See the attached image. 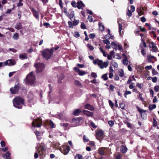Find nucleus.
Returning <instances> with one entry per match:
<instances>
[{"mask_svg":"<svg viewBox=\"0 0 159 159\" xmlns=\"http://www.w3.org/2000/svg\"><path fill=\"white\" fill-rule=\"evenodd\" d=\"M114 156L116 159H122L121 156L120 154L115 155Z\"/></svg>","mask_w":159,"mask_h":159,"instance_id":"nucleus-39","label":"nucleus"},{"mask_svg":"<svg viewBox=\"0 0 159 159\" xmlns=\"http://www.w3.org/2000/svg\"><path fill=\"white\" fill-rule=\"evenodd\" d=\"M83 141L84 142H87L89 140V139L85 135L83 136Z\"/></svg>","mask_w":159,"mask_h":159,"instance_id":"nucleus-37","label":"nucleus"},{"mask_svg":"<svg viewBox=\"0 0 159 159\" xmlns=\"http://www.w3.org/2000/svg\"><path fill=\"white\" fill-rule=\"evenodd\" d=\"M149 92H150V94L152 95V97H153L154 96V92L152 89H149Z\"/></svg>","mask_w":159,"mask_h":159,"instance_id":"nucleus-62","label":"nucleus"},{"mask_svg":"<svg viewBox=\"0 0 159 159\" xmlns=\"http://www.w3.org/2000/svg\"><path fill=\"white\" fill-rule=\"evenodd\" d=\"M13 38L15 40L18 39H19L18 34L17 33H16L13 35Z\"/></svg>","mask_w":159,"mask_h":159,"instance_id":"nucleus-31","label":"nucleus"},{"mask_svg":"<svg viewBox=\"0 0 159 159\" xmlns=\"http://www.w3.org/2000/svg\"><path fill=\"white\" fill-rule=\"evenodd\" d=\"M122 25L120 24L119 23V32L120 33L121 32V31L122 30Z\"/></svg>","mask_w":159,"mask_h":159,"instance_id":"nucleus-59","label":"nucleus"},{"mask_svg":"<svg viewBox=\"0 0 159 159\" xmlns=\"http://www.w3.org/2000/svg\"><path fill=\"white\" fill-rule=\"evenodd\" d=\"M91 76L93 78H96L97 77V75L96 73L92 72L91 75Z\"/></svg>","mask_w":159,"mask_h":159,"instance_id":"nucleus-54","label":"nucleus"},{"mask_svg":"<svg viewBox=\"0 0 159 159\" xmlns=\"http://www.w3.org/2000/svg\"><path fill=\"white\" fill-rule=\"evenodd\" d=\"M42 120L39 118L37 119L34 120L32 123V125L33 126L37 127H39L41 125Z\"/></svg>","mask_w":159,"mask_h":159,"instance_id":"nucleus-8","label":"nucleus"},{"mask_svg":"<svg viewBox=\"0 0 159 159\" xmlns=\"http://www.w3.org/2000/svg\"><path fill=\"white\" fill-rule=\"evenodd\" d=\"M26 83L27 84L30 85H33L34 84L35 78V76L33 74V72H30L26 76Z\"/></svg>","mask_w":159,"mask_h":159,"instance_id":"nucleus-3","label":"nucleus"},{"mask_svg":"<svg viewBox=\"0 0 159 159\" xmlns=\"http://www.w3.org/2000/svg\"><path fill=\"white\" fill-rule=\"evenodd\" d=\"M99 29L101 31H103L104 30V27L103 25L101 23L99 22Z\"/></svg>","mask_w":159,"mask_h":159,"instance_id":"nucleus-22","label":"nucleus"},{"mask_svg":"<svg viewBox=\"0 0 159 159\" xmlns=\"http://www.w3.org/2000/svg\"><path fill=\"white\" fill-rule=\"evenodd\" d=\"M10 153L8 151L6 152L5 154L3 156L4 157H5L6 158H10Z\"/></svg>","mask_w":159,"mask_h":159,"instance_id":"nucleus-30","label":"nucleus"},{"mask_svg":"<svg viewBox=\"0 0 159 159\" xmlns=\"http://www.w3.org/2000/svg\"><path fill=\"white\" fill-rule=\"evenodd\" d=\"M30 9L33 13V16L37 19L39 20V12L37 11L34 8H30Z\"/></svg>","mask_w":159,"mask_h":159,"instance_id":"nucleus-10","label":"nucleus"},{"mask_svg":"<svg viewBox=\"0 0 159 159\" xmlns=\"http://www.w3.org/2000/svg\"><path fill=\"white\" fill-rule=\"evenodd\" d=\"M19 88L20 85L18 84H17V85H15L13 88L12 87L11 88L10 90L12 93L15 94L18 92Z\"/></svg>","mask_w":159,"mask_h":159,"instance_id":"nucleus-9","label":"nucleus"},{"mask_svg":"<svg viewBox=\"0 0 159 159\" xmlns=\"http://www.w3.org/2000/svg\"><path fill=\"white\" fill-rule=\"evenodd\" d=\"M138 110L139 112L141 113L142 114L143 113L145 112L146 111L143 110L139 108H138ZM141 116H142V114H141Z\"/></svg>","mask_w":159,"mask_h":159,"instance_id":"nucleus-53","label":"nucleus"},{"mask_svg":"<svg viewBox=\"0 0 159 159\" xmlns=\"http://www.w3.org/2000/svg\"><path fill=\"white\" fill-rule=\"evenodd\" d=\"M16 63V61L14 60H12L11 59L5 61V64H6V66H13L15 65Z\"/></svg>","mask_w":159,"mask_h":159,"instance_id":"nucleus-15","label":"nucleus"},{"mask_svg":"<svg viewBox=\"0 0 159 159\" xmlns=\"http://www.w3.org/2000/svg\"><path fill=\"white\" fill-rule=\"evenodd\" d=\"M90 125L92 127L94 128H96L97 127V126L95 124L92 122H91Z\"/></svg>","mask_w":159,"mask_h":159,"instance_id":"nucleus-47","label":"nucleus"},{"mask_svg":"<svg viewBox=\"0 0 159 159\" xmlns=\"http://www.w3.org/2000/svg\"><path fill=\"white\" fill-rule=\"evenodd\" d=\"M156 107V106L155 104H150L149 105V109L150 111H151L155 108Z\"/></svg>","mask_w":159,"mask_h":159,"instance_id":"nucleus-24","label":"nucleus"},{"mask_svg":"<svg viewBox=\"0 0 159 159\" xmlns=\"http://www.w3.org/2000/svg\"><path fill=\"white\" fill-rule=\"evenodd\" d=\"M34 66L36 68V72L38 73L43 72L44 70L45 67L44 64L41 63L35 64Z\"/></svg>","mask_w":159,"mask_h":159,"instance_id":"nucleus-6","label":"nucleus"},{"mask_svg":"<svg viewBox=\"0 0 159 159\" xmlns=\"http://www.w3.org/2000/svg\"><path fill=\"white\" fill-rule=\"evenodd\" d=\"M109 103L110 106L112 108L114 105V103L110 100L109 101Z\"/></svg>","mask_w":159,"mask_h":159,"instance_id":"nucleus-55","label":"nucleus"},{"mask_svg":"<svg viewBox=\"0 0 159 159\" xmlns=\"http://www.w3.org/2000/svg\"><path fill=\"white\" fill-rule=\"evenodd\" d=\"M95 37V34L94 33L90 34V38L93 39Z\"/></svg>","mask_w":159,"mask_h":159,"instance_id":"nucleus-63","label":"nucleus"},{"mask_svg":"<svg viewBox=\"0 0 159 159\" xmlns=\"http://www.w3.org/2000/svg\"><path fill=\"white\" fill-rule=\"evenodd\" d=\"M80 121V118H73L71 121L72 125L69 126V127H74L78 126L79 125Z\"/></svg>","mask_w":159,"mask_h":159,"instance_id":"nucleus-7","label":"nucleus"},{"mask_svg":"<svg viewBox=\"0 0 159 159\" xmlns=\"http://www.w3.org/2000/svg\"><path fill=\"white\" fill-rule=\"evenodd\" d=\"M152 72L153 75L157 74L158 73L157 71H156L154 69H152Z\"/></svg>","mask_w":159,"mask_h":159,"instance_id":"nucleus-60","label":"nucleus"},{"mask_svg":"<svg viewBox=\"0 0 159 159\" xmlns=\"http://www.w3.org/2000/svg\"><path fill=\"white\" fill-rule=\"evenodd\" d=\"M91 149L92 150L96 149V146L94 142L93 141H90V151Z\"/></svg>","mask_w":159,"mask_h":159,"instance_id":"nucleus-18","label":"nucleus"},{"mask_svg":"<svg viewBox=\"0 0 159 159\" xmlns=\"http://www.w3.org/2000/svg\"><path fill=\"white\" fill-rule=\"evenodd\" d=\"M48 86L49 89V91L48 92V98L49 99V102H50V99L51 100V98L50 97V94L52 92V89L50 84H49Z\"/></svg>","mask_w":159,"mask_h":159,"instance_id":"nucleus-20","label":"nucleus"},{"mask_svg":"<svg viewBox=\"0 0 159 159\" xmlns=\"http://www.w3.org/2000/svg\"><path fill=\"white\" fill-rule=\"evenodd\" d=\"M108 148L105 147H101L98 149V152L99 154L103 155H104L108 150Z\"/></svg>","mask_w":159,"mask_h":159,"instance_id":"nucleus-12","label":"nucleus"},{"mask_svg":"<svg viewBox=\"0 0 159 159\" xmlns=\"http://www.w3.org/2000/svg\"><path fill=\"white\" fill-rule=\"evenodd\" d=\"M59 5L61 8H63V3L62 0H59Z\"/></svg>","mask_w":159,"mask_h":159,"instance_id":"nucleus-58","label":"nucleus"},{"mask_svg":"<svg viewBox=\"0 0 159 159\" xmlns=\"http://www.w3.org/2000/svg\"><path fill=\"white\" fill-rule=\"evenodd\" d=\"M84 108L85 110L86 109L89 110V104H87L84 106Z\"/></svg>","mask_w":159,"mask_h":159,"instance_id":"nucleus-48","label":"nucleus"},{"mask_svg":"<svg viewBox=\"0 0 159 159\" xmlns=\"http://www.w3.org/2000/svg\"><path fill=\"white\" fill-rule=\"evenodd\" d=\"M127 150V148L124 145H122L120 148V151L123 153H125Z\"/></svg>","mask_w":159,"mask_h":159,"instance_id":"nucleus-19","label":"nucleus"},{"mask_svg":"<svg viewBox=\"0 0 159 159\" xmlns=\"http://www.w3.org/2000/svg\"><path fill=\"white\" fill-rule=\"evenodd\" d=\"M152 66L151 65L147 66L145 67V69L146 70H150L152 69Z\"/></svg>","mask_w":159,"mask_h":159,"instance_id":"nucleus-56","label":"nucleus"},{"mask_svg":"<svg viewBox=\"0 0 159 159\" xmlns=\"http://www.w3.org/2000/svg\"><path fill=\"white\" fill-rule=\"evenodd\" d=\"M149 46L150 48H152V51L156 52L157 51V48L154 43L152 42L150 43Z\"/></svg>","mask_w":159,"mask_h":159,"instance_id":"nucleus-16","label":"nucleus"},{"mask_svg":"<svg viewBox=\"0 0 159 159\" xmlns=\"http://www.w3.org/2000/svg\"><path fill=\"white\" fill-rule=\"evenodd\" d=\"M74 35L76 38H78L80 36L79 33L77 31L74 32Z\"/></svg>","mask_w":159,"mask_h":159,"instance_id":"nucleus-36","label":"nucleus"},{"mask_svg":"<svg viewBox=\"0 0 159 159\" xmlns=\"http://www.w3.org/2000/svg\"><path fill=\"white\" fill-rule=\"evenodd\" d=\"M76 66L80 68H82L84 67V65L83 64H81L78 63L76 64Z\"/></svg>","mask_w":159,"mask_h":159,"instance_id":"nucleus-57","label":"nucleus"},{"mask_svg":"<svg viewBox=\"0 0 159 159\" xmlns=\"http://www.w3.org/2000/svg\"><path fill=\"white\" fill-rule=\"evenodd\" d=\"M49 124L50 125V126L52 128H54L55 127L54 126V124L52 120H50L49 122Z\"/></svg>","mask_w":159,"mask_h":159,"instance_id":"nucleus-51","label":"nucleus"},{"mask_svg":"<svg viewBox=\"0 0 159 159\" xmlns=\"http://www.w3.org/2000/svg\"><path fill=\"white\" fill-rule=\"evenodd\" d=\"M77 7L79 9L82 8V7L84 6V4L81 1L78 2L77 3Z\"/></svg>","mask_w":159,"mask_h":159,"instance_id":"nucleus-17","label":"nucleus"},{"mask_svg":"<svg viewBox=\"0 0 159 159\" xmlns=\"http://www.w3.org/2000/svg\"><path fill=\"white\" fill-rule=\"evenodd\" d=\"M157 78L156 77L152 78V81L154 83H155L157 81Z\"/></svg>","mask_w":159,"mask_h":159,"instance_id":"nucleus-64","label":"nucleus"},{"mask_svg":"<svg viewBox=\"0 0 159 159\" xmlns=\"http://www.w3.org/2000/svg\"><path fill=\"white\" fill-rule=\"evenodd\" d=\"M9 50L10 51L14 53L16 52L17 51V50L14 48H9Z\"/></svg>","mask_w":159,"mask_h":159,"instance_id":"nucleus-61","label":"nucleus"},{"mask_svg":"<svg viewBox=\"0 0 159 159\" xmlns=\"http://www.w3.org/2000/svg\"><path fill=\"white\" fill-rule=\"evenodd\" d=\"M19 57L20 59H26L28 58L26 54H21L19 55Z\"/></svg>","mask_w":159,"mask_h":159,"instance_id":"nucleus-26","label":"nucleus"},{"mask_svg":"<svg viewBox=\"0 0 159 159\" xmlns=\"http://www.w3.org/2000/svg\"><path fill=\"white\" fill-rule=\"evenodd\" d=\"M154 89L156 92H158L159 91V86L156 85L154 87Z\"/></svg>","mask_w":159,"mask_h":159,"instance_id":"nucleus-42","label":"nucleus"},{"mask_svg":"<svg viewBox=\"0 0 159 159\" xmlns=\"http://www.w3.org/2000/svg\"><path fill=\"white\" fill-rule=\"evenodd\" d=\"M143 9H142V10L139 9H138L137 10V11L138 12V14L139 16H141V15L143 14L144 12L142 11Z\"/></svg>","mask_w":159,"mask_h":159,"instance_id":"nucleus-28","label":"nucleus"},{"mask_svg":"<svg viewBox=\"0 0 159 159\" xmlns=\"http://www.w3.org/2000/svg\"><path fill=\"white\" fill-rule=\"evenodd\" d=\"M111 45L113 46V48H116L117 47V45L114 42H112Z\"/></svg>","mask_w":159,"mask_h":159,"instance_id":"nucleus-52","label":"nucleus"},{"mask_svg":"<svg viewBox=\"0 0 159 159\" xmlns=\"http://www.w3.org/2000/svg\"><path fill=\"white\" fill-rule=\"evenodd\" d=\"M53 52V48L51 49H46L43 50L42 52L43 57L46 59L50 58V57Z\"/></svg>","mask_w":159,"mask_h":159,"instance_id":"nucleus-4","label":"nucleus"},{"mask_svg":"<svg viewBox=\"0 0 159 159\" xmlns=\"http://www.w3.org/2000/svg\"><path fill=\"white\" fill-rule=\"evenodd\" d=\"M93 62L95 65L97 64L100 68L102 69L104 68H107L109 63L108 61L103 62L102 60H99L98 59L93 60Z\"/></svg>","mask_w":159,"mask_h":159,"instance_id":"nucleus-2","label":"nucleus"},{"mask_svg":"<svg viewBox=\"0 0 159 159\" xmlns=\"http://www.w3.org/2000/svg\"><path fill=\"white\" fill-rule=\"evenodd\" d=\"M79 23V20H75L73 22V25L74 26L77 25Z\"/></svg>","mask_w":159,"mask_h":159,"instance_id":"nucleus-41","label":"nucleus"},{"mask_svg":"<svg viewBox=\"0 0 159 159\" xmlns=\"http://www.w3.org/2000/svg\"><path fill=\"white\" fill-rule=\"evenodd\" d=\"M14 106L18 109H21L24 104V99L20 97H16L13 100Z\"/></svg>","mask_w":159,"mask_h":159,"instance_id":"nucleus-1","label":"nucleus"},{"mask_svg":"<svg viewBox=\"0 0 159 159\" xmlns=\"http://www.w3.org/2000/svg\"><path fill=\"white\" fill-rule=\"evenodd\" d=\"M15 28L17 30H20L22 28V26L20 23H17L16 25Z\"/></svg>","mask_w":159,"mask_h":159,"instance_id":"nucleus-21","label":"nucleus"},{"mask_svg":"<svg viewBox=\"0 0 159 159\" xmlns=\"http://www.w3.org/2000/svg\"><path fill=\"white\" fill-rule=\"evenodd\" d=\"M82 157V155L79 154H77L75 156V159H81Z\"/></svg>","mask_w":159,"mask_h":159,"instance_id":"nucleus-35","label":"nucleus"},{"mask_svg":"<svg viewBox=\"0 0 159 159\" xmlns=\"http://www.w3.org/2000/svg\"><path fill=\"white\" fill-rule=\"evenodd\" d=\"M83 113L87 115L88 116H89V111L87 110L82 109L81 110L80 109H77L74 110L73 112V114L75 116H78L80 114Z\"/></svg>","mask_w":159,"mask_h":159,"instance_id":"nucleus-5","label":"nucleus"},{"mask_svg":"<svg viewBox=\"0 0 159 159\" xmlns=\"http://www.w3.org/2000/svg\"><path fill=\"white\" fill-rule=\"evenodd\" d=\"M103 42L106 44L109 45L110 44V41L107 39H106L103 40Z\"/></svg>","mask_w":159,"mask_h":159,"instance_id":"nucleus-46","label":"nucleus"},{"mask_svg":"<svg viewBox=\"0 0 159 159\" xmlns=\"http://www.w3.org/2000/svg\"><path fill=\"white\" fill-rule=\"evenodd\" d=\"M147 58L148 60L150 62H152V59H155L156 58L153 56L151 55H148L147 56Z\"/></svg>","mask_w":159,"mask_h":159,"instance_id":"nucleus-25","label":"nucleus"},{"mask_svg":"<svg viewBox=\"0 0 159 159\" xmlns=\"http://www.w3.org/2000/svg\"><path fill=\"white\" fill-rule=\"evenodd\" d=\"M102 78L104 80H107L108 79V77H107V74L106 73L103 75L102 77Z\"/></svg>","mask_w":159,"mask_h":159,"instance_id":"nucleus-32","label":"nucleus"},{"mask_svg":"<svg viewBox=\"0 0 159 159\" xmlns=\"http://www.w3.org/2000/svg\"><path fill=\"white\" fill-rule=\"evenodd\" d=\"M73 12H71L70 15V18L71 20H72V19L74 17V14Z\"/></svg>","mask_w":159,"mask_h":159,"instance_id":"nucleus-49","label":"nucleus"},{"mask_svg":"<svg viewBox=\"0 0 159 159\" xmlns=\"http://www.w3.org/2000/svg\"><path fill=\"white\" fill-rule=\"evenodd\" d=\"M71 5L74 7H77L75 2L74 1H72L71 3Z\"/></svg>","mask_w":159,"mask_h":159,"instance_id":"nucleus-43","label":"nucleus"},{"mask_svg":"<svg viewBox=\"0 0 159 159\" xmlns=\"http://www.w3.org/2000/svg\"><path fill=\"white\" fill-rule=\"evenodd\" d=\"M109 30V33L108 34H107L105 37V39H113V36H109L110 35V30Z\"/></svg>","mask_w":159,"mask_h":159,"instance_id":"nucleus-27","label":"nucleus"},{"mask_svg":"<svg viewBox=\"0 0 159 159\" xmlns=\"http://www.w3.org/2000/svg\"><path fill=\"white\" fill-rule=\"evenodd\" d=\"M118 72L119 75L120 76L122 77L124 76V71L122 70H120L118 71Z\"/></svg>","mask_w":159,"mask_h":159,"instance_id":"nucleus-29","label":"nucleus"},{"mask_svg":"<svg viewBox=\"0 0 159 159\" xmlns=\"http://www.w3.org/2000/svg\"><path fill=\"white\" fill-rule=\"evenodd\" d=\"M123 62L124 64L127 65L128 64V60L126 58H125L123 61Z\"/></svg>","mask_w":159,"mask_h":159,"instance_id":"nucleus-34","label":"nucleus"},{"mask_svg":"<svg viewBox=\"0 0 159 159\" xmlns=\"http://www.w3.org/2000/svg\"><path fill=\"white\" fill-rule=\"evenodd\" d=\"M75 84L78 86H79L80 87H81L82 85L80 83V82L77 80H75L74 82Z\"/></svg>","mask_w":159,"mask_h":159,"instance_id":"nucleus-23","label":"nucleus"},{"mask_svg":"<svg viewBox=\"0 0 159 159\" xmlns=\"http://www.w3.org/2000/svg\"><path fill=\"white\" fill-rule=\"evenodd\" d=\"M69 27L70 28H72L73 27V24L72 23V22L70 21H69L68 22Z\"/></svg>","mask_w":159,"mask_h":159,"instance_id":"nucleus-38","label":"nucleus"},{"mask_svg":"<svg viewBox=\"0 0 159 159\" xmlns=\"http://www.w3.org/2000/svg\"><path fill=\"white\" fill-rule=\"evenodd\" d=\"M74 70L75 72H78L79 75L80 76L84 75L86 74L85 71H81L79 69L76 67L74 68Z\"/></svg>","mask_w":159,"mask_h":159,"instance_id":"nucleus-14","label":"nucleus"},{"mask_svg":"<svg viewBox=\"0 0 159 159\" xmlns=\"http://www.w3.org/2000/svg\"><path fill=\"white\" fill-rule=\"evenodd\" d=\"M103 135V131L101 129H99L96 132V136L97 138L102 137Z\"/></svg>","mask_w":159,"mask_h":159,"instance_id":"nucleus-13","label":"nucleus"},{"mask_svg":"<svg viewBox=\"0 0 159 159\" xmlns=\"http://www.w3.org/2000/svg\"><path fill=\"white\" fill-rule=\"evenodd\" d=\"M127 15L129 17H130L132 15V12L130 10H128L127 11Z\"/></svg>","mask_w":159,"mask_h":159,"instance_id":"nucleus-50","label":"nucleus"},{"mask_svg":"<svg viewBox=\"0 0 159 159\" xmlns=\"http://www.w3.org/2000/svg\"><path fill=\"white\" fill-rule=\"evenodd\" d=\"M60 125L61 126H63L65 128H66L68 126L69 124L66 123H61L60 124Z\"/></svg>","mask_w":159,"mask_h":159,"instance_id":"nucleus-33","label":"nucleus"},{"mask_svg":"<svg viewBox=\"0 0 159 159\" xmlns=\"http://www.w3.org/2000/svg\"><path fill=\"white\" fill-rule=\"evenodd\" d=\"M108 124L110 125V126L112 127L114 125V122L112 120H109L108 121Z\"/></svg>","mask_w":159,"mask_h":159,"instance_id":"nucleus-40","label":"nucleus"},{"mask_svg":"<svg viewBox=\"0 0 159 159\" xmlns=\"http://www.w3.org/2000/svg\"><path fill=\"white\" fill-rule=\"evenodd\" d=\"M60 151L64 154L66 155L69 152L70 147L68 146H64L63 147V149H60Z\"/></svg>","mask_w":159,"mask_h":159,"instance_id":"nucleus-11","label":"nucleus"},{"mask_svg":"<svg viewBox=\"0 0 159 159\" xmlns=\"http://www.w3.org/2000/svg\"><path fill=\"white\" fill-rule=\"evenodd\" d=\"M59 144L58 143H54L53 144V146L55 148H57L59 147Z\"/></svg>","mask_w":159,"mask_h":159,"instance_id":"nucleus-45","label":"nucleus"},{"mask_svg":"<svg viewBox=\"0 0 159 159\" xmlns=\"http://www.w3.org/2000/svg\"><path fill=\"white\" fill-rule=\"evenodd\" d=\"M81 28L82 29H86V26L85 24L83 22H81Z\"/></svg>","mask_w":159,"mask_h":159,"instance_id":"nucleus-44","label":"nucleus"}]
</instances>
